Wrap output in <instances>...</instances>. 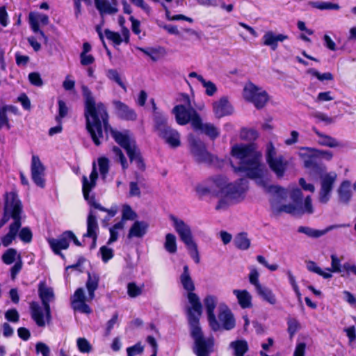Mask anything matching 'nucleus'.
Wrapping results in <instances>:
<instances>
[{"instance_id":"f257e3e1","label":"nucleus","mask_w":356,"mask_h":356,"mask_svg":"<svg viewBox=\"0 0 356 356\" xmlns=\"http://www.w3.org/2000/svg\"><path fill=\"white\" fill-rule=\"evenodd\" d=\"M84 98V117L86 129L92 143L99 147L104 139V131L109 132L114 140L127 152L129 160L133 158V149L137 147L135 141L131 145L130 137L114 129L109 123V115L106 105L102 102L96 104L91 90L86 86L81 87Z\"/></svg>"},{"instance_id":"f03ea898","label":"nucleus","mask_w":356,"mask_h":356,"mask_svg":"<svg viewBox=\"0 0 356 356\" xmlns=\"http://www.w3.org/2000/svg\"><path fill=\"white\" fill-rule=\"evenodd\" d=\"M254 147L252 144L234 145L232 147L231 154L232 156L240 160L239 165L235 166L232 162L231 165L235 172H244L248 178H261L263 172L259 159L254 154Z\"/></svg>"},{"instance_id":"7ed1b4c3","label":"nucleus","mask_w":356,"mask_h":356,"mask_svg":"<svg viewBox=\"0 0 356 356\" xmlns=\"http://www.w3.org/2000/svg\"><path fill=\"white\" fill-rule=\"evenodd\" d=\"M154 129L158 136L172 148L180 146V135L178 131L168 126L167 118L162 113H156L154 118Z\"/></svg>"},{"instance_id":"20e7f679","label":"nucleus","mask_w":356,"mask_h":356,"mask_svg":"<svg viewBox=\"0 0 356 356\" xmlns=\"http://www.w3.org/2000/svg\"><path fill=\"white\" fill-rule=\"evenodd\" d=\"M173 222L175 231L179 234L182 242L186 245L191 257L196 264L200 263V254L197 245L193 241L191 229L184 220L178 219L174 216H170Z\"/></svg>"},{"instance_id":"39448f33","label":"nucleus","mask_w":356,"mask_h":356,"mask_svg":"<svg viewBox=\"0 0 356 356\" xmlns=\"http://www.w3.org/2000/svg\"><path fill=\"white\" fill-rule=\"evenodd\" d=\"M213 184L217 186L220 194H224L225 197L236 200L248 190V181L245 177L238 179L235 184H225L221 178L213 179Z\"/></svg>"},{"instance_id":"423d86ee","label":"nucleus","mask_w":356,"mask_h":356,"mask_svg":"<svg viewBox=\"0 0 356 356\" xmlns=\"http://www.w3.org/2000/svg\"><path fill=\"white\" fill-rule=\"evenodd\" d=\"M265 159L270 169L276 176L278 178L283 177L289 163L283 155L277 156V150L271 141L266 144Z\"/></svg>"},{"instance_id":"0eeeda50","label":"nucleus","mask_w":356,"mask_h":356,"mask_svg":"<svg viewBox=\"0 0 356 356\" xmlns=\"http://www.w3.org/2000/svg\"><path fill=\"white\" fill-rule=\"evenodd\" d=\"M191 336L195 343V353L197 356H209L213 351L214 342L213 339L209 338L206 339L200 324L190 325Z\"/></svg>"},{"instance_id":"6e6552de","label":"nucleus","mask_w":356,"mask_h":356,"mask_svg":"<svg viewBox=\"0 0 356 356\" xmlns=\"http://www.w3.org/2000/svg\"><path fill=\"white\" fill-rule=\"evenodd\" d=\"M243 95L247 102L252 103L257 109L263 108L269 100L268 92L252 83L244 87Z\"/></svg>"},{"instance_id":"1a4fd4ad","label":"nucleus","mask_w":356,"mask_h":356,"mask_svg":"<svg viewBox=\"0 0 356 356\" xmlns=\"http://www.w3.org/2000/svg\"><path fill=\"white\" fill-rule=\"evenodd\" d=\"M188 106L183 104L176 105L172 109V113L175 115L176 121L179 125H186L191 122L192 127H194L195 119H200V115L197 111L191 106L190 99L187 97Z\"/></svg>"},{"instance_id":"9d476101","label":"nucleus","mask_w":356,"mask_h":356,"mask_svg":"<svg viewBox=\"0 0 356 356\" xmlns=\"http://www.w3.org/2000/svg\"><path fill=\"white\" fill-rule=\"evenodd\" d=\"M190 152L198 163L211 164L213 156L208 152L205 143L199 138H193L189 142Z\"/></svg>"},{"instance_id":"9b49d317","label":"nucleus","mask_w":356,"mask_h":356,"mask_svg":"<svg viewBox=\"0 0 356 356\" xmlns=\"http://www.w3.org/2000/svg\"><path fill=\"white\" fill-rule=\"evenodd\" d=\"M188 300L191 307L187 310L189 325L200 324V318L202 314V305L198 296L193 291L188 292Z\"/></svg>"},{"instance_id":"f8f14e48","label":"nucleus","mask_w":356,"mask_h":356,"mask_svg":"<svg viewBox=\"0 0 356 356\" xmlns=\"http://www.w3.org/2000/svg\"><path fill=\"white\" fill-rule=\"evenodd\" d=\"M44 172L45 167L42 163L39 156L33 155L31 165V179L33 183L41 188H44L46 185Z\"/></svg>"},{"instance_id":"ddd939ff","label":"nucleus","mask_w":356,"mask_h":356,"mask_svg":"<svg viewBox=\"0 0 356 356\" xmlns=\"http://www.w3.org/2000/svg\"><path fill=\"white\" fill-rule=\"evenodd\" d=\"M204 304L206 307L208 322L211 329L214 332L218 331L221 325L214 314L217 305V298L214 296L208 295L204 299Z\"/></svg>"},{"instance_id":"4468645a","label":"nucleus","mask_w":356,"mask_h":356,"mask_svg":"<svg viewBox=\"0 0 356 356\" xmlns=\"http://www.w3.org/2000/svg\"><path fill=\"white\" fill-rule=\"evenodd\" d=\"M301 150L305 152L300 153V157L303 160L304 167L307 169L312 170L314 172H318L321 170V166L318 164V160L319 159L318 154L313 151L317 150L316 148L302 147H300Z\"/></svg>"},{"instance_id":"2eb2a0df","label":"nucleus","mask_w":356,"mask_h":356,"mask_svg":"<svg viewBox=\"0 0 356 356\" xmlns=\"http://www.w3.org/2000/svg\"><path fill=\"white\" fill-rule=\"evenodd\" d=\"M31 318L38 327H44L46 322L49 324L51 321V312L44 313L40 305L35 301L30 304Z\"/></svg>"},{"instance_id":"dca6fc26","label":"nucleus","mask_w":356,"mask_h":356,"mask_svg":"<svg viewBox=\"0 0 356 356\" xmlns=\"http://www.w3.org/2000/svg\"><path fill=\"white\" fill-rule=\"evenodd\" d=\"M86 298L84 294L83 289L79 287L76 289L73 296L71 298L72 307L74 310H78L81 313L90 314L92 310L90 306L86 304Z\"/></svg>"},{"instance_id":"f3484780","label":"nucleus","mask_w":356,"mask_h":356,"mask_svg":"<svg viewBox=\"0 0 356 356\" xmlns=\"http://www.w3.org/2000/svg\"><path fill=\"white\" fill-rule=\"evenodd\" d=\"M336 178L337 175L335 173H326L321 177V188L320 191V200L321 202L326 203L329 200Z\"/></svg>"},{"instance_id":"a211bd4d","label":"nucleus","mask_w":356,"mask_h":356,"mask_svg":"<svg viewBox=\"0 0 356 356\" xmlns=\"http://www.w3.org/2000/svg\"><path fill=\"white\" fill-rule=\"evenodd\" d=\"M99 229L98 223L95 215L92 211H90L87 217V231L83 234V238H90L92 241L90 245V250L96 248L97 240V231Z\"/></svg>"},{"instance_id":"6ab92c4d","label":"nucleus","mask_w":356,"mask_h":356,"mask_svg":"<svg viewBox=\"0 0 356 356\" xmlns=\"http://www.w3.org/2000/svg\"><path fill=\"white\" fill-rule=\"evenodd\" d=\"M65 231L63 232L58 238H49L47 242L51 248L52 252L60 256L63 260L65 259V255L62 253L63 250H67L69 248V242L67 241V236L65 234Z\"/></svg>"},{"instance_id":"aec40b11","label":"nucleus","mask_w":356,"mask_h":356,"mask_svg":"<svg viewBox=\"0 0 356 356\" xmlns=\"http://www.w3.org/2000/svg\"><path fill=\"white\" fill-rule=\"evenodd\" d=\"M193 129L195 131H200L202 134H205L211 140H215L220 136L218 129L211 123H203L201 117L200 119H195Z\"/></svg>"},{"instance_id":"412c9836","label":"nucleus","mask_w":356,"mask_h":356,"mask_svg":"<svg viewBox=\"0 0 356 356\" xmlns=\"http://www.w3.org/2000/svg\"><path fill=\"white\" fill-rule=\"evenodd\" d=\"M117 116L126 121H134L137 118V114L133 108L120 100L113 101Z\"/></svg>"},{"instance_id":"4be33fe9","label":"nucleus","mask_w":356,"mask_h":356,"mask_svg":"<svg viewBox=\"0 0 356 356\" xmlns=\"http://www.w3.org/2000/svg\"><path fill=\"white\" fill-rule=\"evenodd\" d=\"M213 111L216 118H221L231 115L233 112V108L228 98L224 96L220 98L218 101L213 103Z\"/></svg>"},{"instance_id":"5701e85b","label":"nucleus","mask_w":356,"mask_h":356,"mask_svg":"<svg viewBox=\"0 0 356 356\" xmlns=\"http://www.w3.org/2000/svg\"><path fill=\"white\" fill-rule=\"evenodd\" d=\"M98 178V173L95 167V164L93 163V168L90 175V181L88 180L86 176H83L82 178V192L84 199L89 202L90 201V193L93 188L96 186V181Z\"/></svg>"},{"instance_id":"b1692460","label":"nucleus","mask_w":356,"mask_h":356,"mask_svg":"<svg viewBox=\"0 0 356 356\" xmlns=\"http://www.w3.org/2000/svg\"><path fill=\"white\" fill-rule=\"evenodd\" d=\"M351 181L345 179L341 181L337 188L339 201L344 204H348L352 199L353 192L351 190Z\"/></svg>"},{"instance_id":"393cba45","label":"nucleus","mask_w":356,"mask_h":356,"mask_svg":"<svg viewBox=\"0 0 356 356\" xmlns=\"http://www.w3.org/2000/svg\"><path fill=\"white\" fill-rule=\"evenodd\" d=\"M288 38L287 35L282 33L275 35L273 31H267L262 37V44L270 47L271 50L275 51L278 47V42H283Z\"/></svg>"},{"instance_id":"a878e982","label":"nucleus","mask_w":356,"mask_h":356,"mask_svg":"<svg viewBox=\"0 0 356 356\" xmlns=\"http://www.w3.org/2000/svg\"><path fill=\"white\" fill-rule=\"evenodd\" d=\"M100 281V277L95 272H87V280L86 282V287L88 293L89 301L92 300L95 298V291L98 289Z\"/></svg>"},{"instance_id":"bb28decb","label":"nucleus","mask_w":356,"mask_h":356,"mask_svg":"<svg viewBox=\"0 0 356 356\" xmlns=\"http://www.w3.org/2000/svg\"><path fill=\"white\" fill-rule=\"evenodd\" d=\"M218 318L224 330H230L235 327L236 323L234 315L228 308L219 312Z\"/></svg>"},{"instance_id":"cd10ccee","label":"nucleus","mask_w":356,"mask_h":356,"mask_svg":"<svg viewBox=\"0 0 356 356\" xmlns=\"http://www.w3.org/2000/svg\"><path fill=\"white\" fill-rule=\"evenodd\" d=\"M312 131L315 134L319 137L318 143L321 146L329 147H341L342 145L337 141V140L329 135H326L321 132L316 127H312Z\"/></svg>"},{"instance_id":"c85d7f7f","label":"nucleus","mask_w":356,"mask_h":356,"mask_svg":"<svg viewBox=\"0 0 356 356\" xmlns=\"http://www.w3.org/2000/svg\"><path fill=\"white\" fill-rule=\"evenodd\" d=\"M342 227L341 225H330V226L327 227L324 230H318V229H314L310 228L309 227L300 226L298 227V232L300 233H303V234H306L307 236L311 237V238H319L321 236L326 234L327 232H329L333 229L339 228V227Z\"/></svg>"},{"instance_id":"c756f323","label":"nucleus","mask_w":356,"mask_h":356,"mask_svg":"<svg viewBox=\"0 0 356 356\" xmlns=\"http://www.w3.org/2000/svg\"><path fill=\"white\" fill-rule=\"evenodd\" d=\"M149 225L145 221H135L129 230L128 238H142L147 232Z\"/></svg>"},{"instance_id":"7c9ffc66","label":"nucleus","mask_w":356,"mask_h":356,"mask_svg":"<svg viewBox=\"0 0 356 356\" xmlns=\"http://www.w3.org/2000/svg\"><path fill=\"white\" fill-rule=\"evenodd\" d=\"M38 291L41 302H51L55 299L53 289L47 286L45 281H40L39 282Z\"/></svg>"},{"instance_id":"2f4dec72","label":"nucleus","mask_w":356,"mask_h":356,"mask_svg":"<svg viewBox=\"0 0 356 356\" xmlns=\"http://www.w3.org/2000/svg\"><path fill=\"white\" fill-rule=\"evenodd\" d=\"M233 293L236 296L238 302L241 308L248 309L252 307V296L245 289H234Z\"/></svg>"},{"instance_id":"473e14b6","label":"nucleus","mask_w":356,"mask_h":356,"mask_svg":"<svg viewBox=\"0 0 356 356\" xmlns=\"http://www.w3.org/2000/svg\"><path fill=\"white\" fill-rule=\"evenodd\" d=\"M180 282L184 290L188 292L195 291V284L191 278L188 265H184L183 267V272L180 275Z\"/></svg>"},{"instance_id":"72a5a7b5","label":"nucleus","mask_w":356,"mask_h":356,"mask_svg":"<svg viewBox=\"0 0 356 356\" xmlns=\"http://www.w3.org/2000/svg\"><path fill=\"white\" fill-rule=\"evenodd\" d=\"M272 211L275 216L280 215L282 212L292 215H298L301 213V208L293 204H283L278 207H275L273 203L271 202Z\"/></svg>"},{"instance_id":"f704fd0d","label":"nucleus","mask_w":356,"mask_h":356,"mask_svg":"<svg viewBox=\"0 0 356 356\" xmlns=\"http://www.w3.org/2000/svg\"><path fill=\"white\" fill-rule=\"evenodd\" d=\"M94 2L96 8L102 15L104 14L113 15L118 11V8L113 6L107 0H94Z\"/></svg>"},{"instance_id":"c9c22d12","label":"nucleus","mask_w":356,"mask_h":356,"mask_svg":"<svg viewBox=\"0 0 356 356\" xmlns=\"http://www.w3.org/2000/svg\"><path fill=\"white\" fill-rule=\"evenodd\" d=\"M257 295L262 298V300L270 305H275L277 302V298L273 291L266 287L261 286L256 289Z\"/></svg>"},{"instance_id":"e433bc0d","label":"nucleus","mask_w":356,"mask_h":356,"mask_svg":"<svg viewBox=\"0 0 356 356\" xmlns=\"http://www.w3.org/2000/svg\"><path fill=\"white\" fill-rule=\"evenodd\" d=\"M234 243L236 248L241 250H246L250 247V240L248 237V234L244 232L236 234Z\"/></svg>"},{"instance_id":"4c0bfd02","label":"nucleus","mask_w":356,"mask_h":356,"mask_svg":"<svg viewBox=\"0 0 356 356\" xmlns=\"http://www.w3.org/2000/svg\"><path fill=\"white\" fill-rule=\"evenodd\" d=\"M88 204L93 208L98 209L101 211L106 212L108 217H106V220H109L111 218L115 216L117 213V209L115 208L106 209L97 203L95 200V195H92L90 197V201L88 202Z\"/></svg>"},{"instance_id":"58836bf2","label":"nucleus","mask_w":356,"mask_h":356,"mask_svg":"<svg viewBox=\"0 0 356 356\" xmlns=\"http://www.w3.org/2000/svg\"><path fill=\"white\" fill-rule=\"evenodd\" d=\"M235 356H244L248 350V344L245 340H236L230 343Z\"/></svg>"},{"instance_id":"ea45409f","label":"nucleus","mask_w":356,"mask_h":356,"mask_svg":"<svg viewBox=\"0 0 356 356\" xmlns=\"http://www.w3.org/2000/svg\"><path fill=\"white\" fill-rule=\"evenodd\" d=\"M130 162H135L137 168L141 172H144L146 169L145 161L140 149L137 147H135L133 149V158L132 160H130Z\"/></svg>"},{"instance_id":"a19ab883","label":"nucleus","mask_w":356,"mask_h":356,"mask_svg":"<svg viewBox=\"0 0 356 356\" xmlns=\"http://www.w3.org/2000/svg\"><path fill=\"white\" fill-rule=\"evenodd\" d=\"M106 77L116 83L120 87H121L124 91L127 90V86L125 83L121 79L120 75L118 73V70L115 69H108L106 72Z\"/></svg>"},{"instance_id":"79ce46f5","label":"nucleus","mask_w":356,"mask_h":356,"mask_svg":"<svg viewBox=\"0 0 356 356\" xmlns=\"http://www.w3.org/2000/svg\"><path fill=\"white\" fill-rule=\"evenodd\" d=\"M164 248L167 252L174 254L177 250L176 237L173 234L168 233L165 235Z\"/></svg>"},{"instance_id":"37998d69","label":"nucleus","mask_w":356,"mask_h":356,"mask_svg":"<svg viewBox=\"0 0 356 356\" xmlns=\"http://www.w3.org/2000/svg\"><path fill=\"white\" fill-rule=\"evenodd\" d=\"M18 254L16 249L10 248L2 254L1 260L5 264L10 265L17 259Z\"/></svg>"},{"instance_id":"c03bdc74","label":"nucleus","mask_w":356,"mask_h":356,"mask_svg":"<svg viewBox=\"0 0 356 356\" xmlns=\"http://www.w3.org/2000/svg\"><path fill=\"white\" fill-rule=\"evenodd\" d=\"M195 191L198 196L201 198L207 195L211 194L215 197L219 196L218 190L213 189L212 187L205 186L203 185H197Z\"/></svg>"},{"instance_id":"a18cd8bd","label":"nucleus","mask_w":356,"mask_h":356,"mask_svg":"<svg viewBox=\"0 0 356 356\" xmlns=\"http://www.w3.org/2000/svg\"><path fill=\"white\" fill-rule=\"evenodd\" d=\"M287 332L289 334V338L292 339L296 333L300 329V323L295 318H289L287 320Z\"/></svg>"},{"instance_id":"49530a36","label":"nucleus","mask_w":356,"mask_h":356,"mask_svg":"<svg viewBox=\"0 0 356 356\" xmlns=\"http://www.w3.org/2000/svg\"><path fill=\"white\" fill-rule=\"evenodd\" d=\"M17 236L24 243H29L33 240V232L29 227H21L17 233Z\"/></svg>"},{"instance_id":"de8ad7c7","label":"nucleus","mask_w":356,"mask_h":356,"mask_svg":"<svg viewBox=\"0 0 356 356\" xmlns=\"http://www.w3.org/2000/svg\"><path fill=\"white\" fill-rule=\"evenodd\" d=\"M307 267L308 270L318 274L324 279H329L332 276L330 273L324 272L319 266H317L316 263L313 261H309L307 263Z\"/></svg>"},{"instance_id":"09e8293b","label":"nucleus","mask_w":356,"mask_h":356,"mask_svg":"<svg viewBox=\"0 0 356 356\" xmlns=\"http://www.w3.org/2000/svg\"><path fill=\"white\" fill-rule=\"evenodd\" d=\"M312 7L318 8L319 10H339L340 6L337 3H333L331 2H323V1H316L311 2Z\"/></svg>"},{"instance_id":"8fccbe9b","label":"nucleus","mask_w":356,"mask_h":356,"mask_svg":"<svg viewBox=\"0 0 356 356\" xmlns=\"http://www.w3.org/2000/svg\"><path fill=\"white\" fill-rule=\"evenodd\" d=\"M104 34L106 38L113 42L115 45H120L123 40L118 32L111 31L108 29L104 30Z\"/></svg>"},{"instance_id":"3c124183","label":"nucleus","mask_w":356,"mask_h":356,"mask_svg":"<svg viewBox=\"0 0 356 356\" xmlns=\"http://www.w3.org/2000/svg\"><path fill=\"white\" fill-rule=\"evenodd\" d=\"M248 278L250 283L254 286L255 290L262 286L259 282V273L256 268H250Z\"/></svg>"},{"instance_id":"603ef678","label":"nucleus","mask_w":356,"mask_h":356,"mask_svg":"<svg viewBox=\"0 0 356 356\" xmlns=\"http://www.w3.org/2000/svg\"><path fill=\"white\" fill-rule=\"evenodd\" d=\"M266 191L269 193L276 195L277 198L283 200L286 197L285 189L280 186L270 185L267 187Z\"/></svg>"},{"instance_id":"864d4df0","label":"nucleus","mask_w":356,"mask_h":356,"mask_svg":"<svg viewBox=\"0 0 356 356\" xmlns=\"http://www.w3.org/2000/svg\"><path fill=\"white\" fill-rule=\"evenodd\" d=\"M331 268H327L328 273H341L342 271L343 266L341 265V261L336 254L331 255Z\"/></svg>"},{"instance_id":"5fc2aeb1","label":"nucleus","mask_w":356,"mask_h":356,"mask_svg":"<svg viewBox=\"0 0 356 356\" xmlns=\"http://www.w3.org/2000/svg\"><path fill=\"white\" fill-rule=\"evenodd\" d=\"M76 344L79 350L82 353H88L92 350V346L85 338H78Z\"/></svg>"},{"instance_id":"6e6d98bb","label":"nucleus","mask_w":356,"mask_h":356,"mask_svg":"<svg viewBox=\"0 0 356 356\" xmlns=\"http://www.w3.org/2000/svg\"><path fill=\"white\" fill-rule=\"evenodd\" d=\"M200 83L206 88L205 93L207 95L211 97L216 92L217 88L211 81H206L203 77H200Z\"/></svg>"},{"instance_id":"4d7b16f0","label":"nucleus","mask_w":356,"mask_h":356,"mask_svg":"<svg viewBox=\"0 0 356 356\" xmlns=\"http://www.w3.org/2000/svg\"><path fill=\"white\" fill-rule=\"evenodd\" d=\"M23 266V262L20 254L17 256V260L15 264L10 268V278L12 280H15L17 275L21 271Z\"/></svg>"},{"instance_id":"13d9d810","label":"nucleus","mask_w":356,"mask_h":356,"mask_svg":"<svg viewBox=\"0 0 356 356\" xmlns=\"http://www.w3.org/2000/svg\"><path fill=\"white\" fill-rule=\"evenodd\" d=\"M98 164L100 174L105 177L109 171V160L106 157H100L98 159Z\"/></svg>"},{"instance_id":"bf43d9fd","label":"nucleus","mask_w":356,"mask_h":356,"mask_svg":"<svg viewBox=\"0 0 356 356\" xmlns=\"http://www.w3.org/2000/svg\"><path fill=\"white\" fill-rule=\"evenodd\" d=\"M112 150L113 153L115 154V156L118 157L119 161L122 165V169H127L129 166L128 163L121 149L117 146H113Z\"/></svg>"},{"instance_id":"052dcab7","label":"nucleus","mask_w":356,"mask_h":356,"mask_svg":"<svg viewBox=\"0 0 356 356\" xmlns=\"http://www.w3.org/2000/svg\"><path fill=\"white\" fill-rule=\"evenodd\" d=\"M309 72L314 76L316 77L319 81H332L334 79V76L331 72L320 73L315 69H310Z\"/></svg>"},{"instance_id":"680f3d73","label":"nucleus","mask_w":356,"mask_h":356,"mask_svg":"<svg viewBox=\"0 0 356 356\" xmlns=\"http://www.w3.org/2000/svg\"><path fill=\"white\" fill-rule=\"evenodd\" d=\"M127 293L131 298H136L142 293V289L135 282H129L127 284Z\"/></svg>"},{"instance_id":"e2e57ef3","label":"nucleus","mask_w":356,"mask_h":356,"mask_svg":"<svg viewBox=\"0 0 356 356\" xmlns=\"http://www.w3.org/2000/svg\"><path fill=\"white\" fill-rule=\"evenodd\" d=\"M144 346L141 344V342H138L135 345L127 348V356H134L136 355L142 354Z\"/></svg>"},{"instance_id":"0e129e2a","label":"nucleus","mask_w":356,"mask_h":356,"mask_svg":"<svg viewBox=\"0 0 356 356\" xmlns=\"http://www.w3.org/2000/svg\"><path fill=\"white\" fill-rule=\"evenodd\" d=\"M99 251L102 255V259L104 263L108 262L114 256L113 250L105 245L102 246Z\"/></svg>"},{"instance_id":"69168bd1","label":"nucleus","mask_w":356,"mask_h":356,"mask_svg":"<svg viewBox=\"0 0 356 356\" xmlns=\"http://www.w3.org/2000/svg\"><path fill=\"white\" fill-rule=\"evenodd\" d=\"M3 127H6L7 129H10L11 126L6 111V108L1 107L0 108V129Z\"/></svg>"},{"instance_id":"338daca9","label":"nucleus","mask_w":356,"mask_h":356,"mask_svg":"<svg viewBox=\"0 0 356 356\" xmlns=\"http://www.w3.org/2000/svg\"><path fill=\"white\" fill-rule=\"evenodd\" d=\"M29 81L33 86L40 87L43 85V81L38 72H33L29 74Z\"/></svg>"},{"instance_id":"774afa93","label":"nucleus","mask_w":356,"mask_h":356,"mask_svg":"<svg viewBox=\"0 0 356 356\" xmlns=\"http://www.w3.org/2000/svg\"><path fill=\"white\" fill-rule=\"evenodd\" d=\"M136 217V213L132 210L131 207L125 204L123 206L122 218L124 220H134Z\"/></svg>"}]
</instances>
